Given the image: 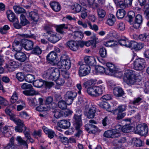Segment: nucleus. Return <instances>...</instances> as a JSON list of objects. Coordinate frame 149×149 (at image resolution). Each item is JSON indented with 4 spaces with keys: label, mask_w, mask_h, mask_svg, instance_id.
<instances>
[{
    "label": "nucleus",
    "mask_w": 149,
    "mask_h": 149,
    "mask_svg": "<svg viewBox=\"0 0 149 149\" xmlns=\"http://www.w3.org/2000/svg\"><path fill=\"white\" fill-rule=\"evenodd\" d=\"M77 93L75 92L68 91L67 92L65 95V99L69 98L70 103H68V104H71L73 101L74 99L76 96Z\"/></svg>",
    "instance_id": "6ab92c4d"
},
{
    "label": "nucleus",
    "mask_w": 149,
    "mask_h": 149,
    "mask_svg": "<svg viewBox=\"0 0 149 149\" xmlns=\"http://www.w3.org/2000/svg\"><path fill=\"white\" fill-rule=\"evenodd\" d=\"M123 79L124 81L129 85L134 84L135 81L134 75L129 71L126 72Z\"/></svg>",
    "instance_id": "0eeeda50"
},
{
    "label": "nucleus",
    "mask_w": 149,
    "mask_h": 149,
    "mask_svg": "<svg viewBox=\"0 0 149 149\" xmlns=\"http://www.w3.org/2000/svg\"><path fill=\"white\" fill-rule=\"evenodd\" d=\"M42 129L44 132L48 135V137L50 139L53 138L55 135V134L53 130L49 129L45 126L42 127Z\"/></svg>",
    "instance_id": "a878e982"
},
{
    "label": "nucleus",
    "mask_w": 149,
    "mask_h": 149,
    "mask_svg": "<svg viewBox=\"0 0 149 149\" xmlns=\"http://www.w3.org/2000/svg\"><path fill=\"white\" fill-rule=\"evenodd\" d=\"M6 14L10 22H14L18 21V19L16 17L15 14L11 10H8Z\"/></svg>",
    "instance_id": "b1692460"
},
{
    "label": "nucleus",
    "mask_w": 149,
    "mask_h": 149,
    "mask_svg": "<svg viewBox=\"0 0 149 149\" xmlns=\"http://www.w3.org/2000/svg\"><path fill=\"white\" fill-rule=\"evenodd\" d=\"M81 11V18L83 19H85L87 17V13L89 12L88 10L84 7H83Z\"/></svg>",
    "instance_id": "bf43d9fd"
},
{
    "label": "nucleus",
    "mask_w": 149,
    "mask_h": 149,
    "mask_svg": "<svg viewBox=\"0 0 149 149\" xmlns=\"http://www.w3.org/2000/svg\"><path fill=\"white\" fill-rule=\"evenodd\" d=\"M130 47L135 49L136 50H139L144 47V44L141 43H138L135 41H131Z\"/></svg>",
    "instance_id": "a211bd4d"
},
{
    "label": "nucleus",
    "mask_w": 149,
    "mask_h": 149,
    "mask_svg": "<svg viewBox=\"0 0 149 149\" xmlns=\"http://www.w3.org/2000/svg\"><path fill=\"white\" fill-rule=\"evenodd\" d=\"M84 60L85 63L89 65L93 66L96 65L95 59L93 56H86L84 57Z\"/></svg>",
    "instance_id": "dca6fc26"
},
{
    "label": "nucleus",
    "mask_w": 149,
    "mask_h": 149,
    "mask_svg": "<svg viewBox=\"0 0 149 149\" xmlns=\"http://www.w3.org/2000/svg\"><path fill=\"white\" fill-rule=\"evenodd\" d=\"M113 93L117 97L122 96L123 94V91L121 88L120 87H116L113 89Z\"/></svg>",
    "instance_id": "c85d7f7f"
},
{
    "label": "nucleus",
    "mask_w": 149,
    "mask_h": 149,
    "mask_svg": "<svg viewBox=\"0 0 149 149\" xmlns=\"http://www.w3.org/2000/svg\"><path fill=\"white\" fill-rule=\"evenodd\" d=\"M96 81L93 79H91L87 81L84 82L83 84V86L85 88L91 86L95 84Z\"/></svg>",
    "instance_id": "37998d69"
},
{
    "label": "nucleus",
    "mask_w": 149,
    "mask_h": 149,
    "mask_svg": "<svg viewBox=\"0 0 149 149\" xmlns=\"http://www.w3.org/2000/svg\"><path fill=\"white\" fill-rule=\"evenodd\" d=\"M67 104L64 100H61L58 103V106L62 110H64L67 108Z\"/></svg>",
    "instance_id": "6e6d98bb"
},
{
    "label": "nucleus",
    "mask_w": 149,
    "mask_h": 149,
    "mask_svg": "<svg viewBox=\"0 0 149 149\" xmlns=\"http://www.w3.org/2000/svg\"><path fill=\"white\" fill-rule=\"evenodd\" d=\"M116 129H118L117 130H119L120 129V134L121 131L124 132H130L132 130V127L130 124L126 125L122 127L120 125L117 126Z\"/></svg>",
    "instance_id": "aec40b11"
},
{
    "label": "nucleus",
    "mask_w": 149,
    "mask_h": 149,
    "mask_svg": "<svg viewBox=\"0 0 149 149\" xmlns=\"http://www.w3.org/2000/svg\"><path fill=\"white\" fill-rule=\"evenodd\" d=\"M146 65L145 60L143 58H139L134 61V69L137 70H141L145 68Z\"/></svg>",
    "instance_id": "20e7f679"
},
{
    "label": "nucleus",
    "mask_w": 149,
    "mask_h": 149,
    "mask_svg": "<svg viewBox=\"0 0 149 149\" xmlns=\"http://www.w3.org/2000/svg\"><path fill=\"white\" fill-rule=\"evenodd\" d=\"M116 19L115 16L112 14H110L108 16L106 24L109 26H113L116 22Z\"/></svg>",
    "instance_id": "393cba45"
},
{
    "label": "nucleus",
    "mask_w": 149,
    "mask_h": 149,
    "mask_svg": "<svg viewBox=\"0 0 149 149\" xmlns=\"http://www.w3.org/2000/svg\"><path fill=\"white\" fill-rule=\"evenodd\" d=\"M57 54L54 51L51 52L47 56V59L49 62L53 63L54 65L57 63Z\"/></svg>",
    "instance_id": "9b49d317"
},
{
    "label": "nucleus",
    "mask_w": 149,
    "mask_h": 149,
    "mask_svg": "<svg viewBox=\"0 0 149 149\" xmlns=\"http://www.w3.org/2000/svg\"><path fill=\"white\" fill-rule=\"evenodd\" d=\"M69 57L67 55H64L61 57V59L59 62L56 63L57 67L59 68L64 69V65L65 66L67 61V59Z\"/></svg>",
    "instance_id": "f8f14e48"
},
{
    "label": "nucleus",
    "mask_w": 149,
    "mask_h": 149,
    "mask_svg": "<svg viewBox=\"0 0 149 149\" xmlns=\"http://www.w3.org/2000/svg\"><path fill=\"white\" fill-rule=\"evenodd\" d=\"M82 112L80 111H77L73 117V125L75 128H80L82 126Z\"/></svg>",
    "instance_id": "7ed1b4c3"
},
{
    "label": "nucleus",
    "mask_w": 149,
    "mask_h": 149,
    "mask_svg": "<svg viewBox=\"0 0 149 149\" xmlns=\"http://www.w3.org/2000/svg\"><path fill=\"white\" fill-rule=\"evenodd\" d=\"M79 64L80 65L79 71V75L80 77L85 76L89 72L90 68L89 66L85 64H82L81 63H79Z\"/></svg>",
    "instance_id": "6e6552de"
},
{
    "label": "nucleus",
    "mask_w": 149,
    "mask_h": 149,
    "mask_svg": "<svg viewBox=\"0 0 149 149\" xmlns=\"http://www.w3.org/2000/svg\"><path fill=\"white\" fill-rule=\"evenodd\" d=\"M28 16L29 19H31L33 22H37L38 21L39 17L37 13L33 11L30 12Z\"/></svg>",
    "instance_id": "bb28decb"
},
{
    "label": "nucleus",
    "mask_w": 149,
    "mask_h": 149,
    "mask_svg": "<svg viewBox=\"0 0 149 149\" xmlns=\"http://www.w3.org/2000/svg\"><path fill=\"white\" fill-rule=\"evenodd\" d=\"M28 90H26L23 91V93L26 95L33 96L37 95L38 94V92L35 91L32 88H29Z\"/></svg>",
    "instance_id": "2f4dec72"
},
{
    "label": "nucleus",
    "mask_w": 149,
    "mask_h": 149,
    "mask_svg": "<svg viewBox=\"0 0 149 149\" xmlns=\"http://www.w3.org/2000/svg\"><path fill=\"white\" fill-rule=\"evenodd\" d=\"M66 27V24H63L58 25L56 28V30L57 31L60 33L63 34L65 33L63 31V29H65V27Z\"/></svg>",
    "instance_id": "79ce46f5"
},
{
    "label": "nucleus",
    "mask_w": 149,
    "mask_h": 149,
    "mask_svg": "<svg viewBox=\"0 0 149 149\" xmlns=\"http://www.w3.org/2000/svg\"><path fill=\"white\" fill-rule=\"evenodd\" d=\"M10 119L12 121H13L17 126H24L23 121L19 119L15 118L14 116H11Z\"/></svg>",
    "instance_id": "473e14b6"
},
{
    "label": "nucleus",
    "mask_w": 149,
    "mask_h": 149,
    "mask_svg": "<svg viewBox=\"0 0 149 149\" xmlns=\"http://www.w3.org/2000/svg\"><path fill=\"white\" fill-rule=\"evenodd\" d=\"M120 129L119 130H113L105 131L104 134V137L109 138H116L120 136Z\"/></svg>",
    "instance_id": "423d86ee"
},
{
    "label": "nucleus",
    "mask_w": 149,
    "mask_h": 149,
    "mask_svg": "<svg viewBox=\"0 0 149 149\" xmlns=\"http://www.w3.org/2000/svg\"><path fill=\"white\" fill-rule=\"evenodd\" d=\"M18 99V94L16 91H14L10 99V102L12 103H14Z\"/></svg>",
    "instance_id": "49530a36"
},
{
    "label": "nucleus",
    "mask_w": 149,
    "mask_h": 149,
    "mask_svg": "<svg viewBox=\"0 0 149 149\" xmlns=\"http://www.w3.org/2000/svg\"><path fill=\"white\" fill-rule=\"evenodd\" d=\"M54 116L57 118H59L62 116H63V114L62 111H61L59 110H56L54 112Z\"/></svg>",
    "instance_id": "e2e57ef3"
},
{
    "label": "nucleus",
    "mask_w": 149,
    "mask_h": 149,
    "mask_svg": "<svg viewBox=\"0 0 149 149\" xmlns=\"http://www.w3.org/2000/svg\"><path fill=\"white\" fill-rule=\"evenodd\" d=\"M42 52V50L38 46H36L33 49L32 53L33 54L39 55Z\"/></svg>",
    "instance_id": "603ef678"
},
{
    "label": "nucleus",
    "mask_w": 149,
    "mask_h": 149,
    "mask_svg": "<svg viewBox=\"0 0 149 149\" xmlns=\"http://www.w3.org/2000/svg\"><path fill=\"white\" fill-rule=\"evenodd\" d=\"M82 8L80 5L77 3L74 4L71 7V9L73 11L77 13H79L81 11Z\"/></svg>",
    "instance_id": "a19ab883"
},
{
    "label": "nucleus",
    "mask_w": 149,
    "mask_h": 149,
    "mask_svg": "<svg viewBox=\"0 0 149 149\" xmlns=\"http://www.w3.org/2000/svg\"><path fill=\"white\" fill-rule=\"evenodd\" d=\"M59 70L54 67L48 69L46 73V77L52 80H56L59 77Z\"/></svg>",
    "instance_id": "f03ea898"
},
{
    "label": "nucleus",
    "mask_w": 149,
    "mask_h": 149,
    "mask_svg": "<svg viewBox=\"0 0 149 149\" xmlns=\"http://www.w3.org/2000/svg\"><path fill=\"white\" fill-rule=\"evenodd\" d=\"M116 28L119 31H123L125 29V25L123 22L119 23L117 24Z\"/></svg>",
    "instance_id": "052dcab7"
},
{
    "label": "nucleus",
    "mask_w": 149,
    "mask_h": 149,
    "mask_svg": "<svg viewBox=\"0 0 149 149\" xmlns=\"http://www.w3.org/2000/svg\"><path fill=\"white\" fill-rule=\"evenodd\" d=\"M17 140L20 145H23L25 146L26 148H27L28 145L26 141L23 139L21 136H17Z\"/></svg>",
    "instance_id": "c03bdc74"
},
{
    "label": "nucleus",
    "mask_w": 149,
    "mask_h": 149,
    "mask_svg": "<svg viewBox=\"0 0 149 149\" xmlns=\"http://www.w3.org/2000/svg\"><path fill=\"white\" fill-rule=\"evenodd\" d=\"M16 78L20 81H22L25 79L24 75L22 72H19L16 75Z\"/></svg>",
    "instance_id": "5fc2aeb1"
},
{
    "label": "nucleus",
    "mask_w": 149,
    "mask_h": 149,
    "mask_svg": "<svg viewBox=\"0 0 149 149\" xmlns=\"http://www.w3.org/2000/svg\"><path fill=\"white\" fill-rule=\"evenodd\" d=\"M15 62L13 61H10L6 65V67L9 71L12 72L14 70V69L15 68Z\"/></svg>",
    "instance_id": "c9c22d12"
},
{
    "label": "nucleus",
    "mask_w": 149,
    "mask_h": 149,
    "mask_svg": "<svg viewBox=\"0 0 149 149\" xmlns=\"http://www.w3.org/2000/svg\"><path fill=\"white\" fill-rule=\"evenodd\" d=\"M73 37L75 39L80 40L84 37V34L81 31H74L73 33Z\"/></svg>",
    "instance_id": "72a5a7b5"
},
{
    "label": "nucleus",
    "mask_w": 149,
    "mask_h": 149,
    "mask_svg": "<svg viewBox=\"0 0 149 149\" xmlns=\"http://www.w3.org/2000/svg\"><path fill=\"white\" fill-rule=\"evenodd\" d=\"M64 109L63 111H62V112L63 114V116L65 117H66L71 115L73 113V112L71 110L69 109L66 108Z\"/></svg>",
    "instance_id": "680f3d73"
},
{
    "label": "nucleus",
    "mask_w": 149,
    "mask_h": 149,
    "mask_svg": "<svg viewBox=\"0 0 149 149\" xmlns=\"http://www.w3.org/2000/svg\"><path fill=\"white\" fill-rule=\"evenodd\" d=\"M138 39L141 41L145 42L149 41V34L146 33L139 35Z\"/></svg>",
    "instance_id": "4c0bfd02"
},
{
    "label": "nucleus",
    "mask_w": 149,
    "mask_h": 149,
    "mask_svg": "<svg viewBox=\"0 0 149 149\" xmlns=\"http://www.w3.org/2000/svg\"><path fill=\"white\" fill-rule=\"evenodd\" d=\"M126 14V12L123 9H118L116 13V16L118 19H121L123 18Z\"/></svg>",
    "instance_id": "ea45409f"
},
{
    "label": "nucleus",
    "mask_w": 149,
    "mask_h": 149,
    "mask_svg": "<svg viewBox=\"0 0 149 149\" xmlns=\"http://www.w3.org/2000/svg\"><path fill=\"white\" fill-rule=\"evenodd\" d=\"M13 127L12 126L6 125L1 129V132L5 136L9 137L10 135V132L11 129H13Z\"/></svg>",
    "instance_id": "2eb2a0df"
},
{
    "label": "nucleus",
    "mask_w": 149,
    "mask_h": 149,
    "mask_svg": "<svg viewBox=\"0 0 149 149\" xmlns=\"http://www.w3.org/2000/svg\"><path fill=\"white\" fill-rule=\"evenodd\" d=\"M22 44L24 48L27 50H31L33 46V42L29 40H22Z\"/></svg>",
    "instance_id": "4468645a"
},
{
    "label": "nucleus",
    "mask_w": 149,
    "mask_h": 149,
    "mask_svg": "<svg viewBox=\"0 0 149 149\" xmlns=\"http://www.w3.org/2000/svg\"><path fill=\"white\" fill-rule=\"evenodd\" d=\"M148 127L146 124H140L136 126L135 132L136 134L143 136L148 133Z\"/></svg>",
    "instance_id": "39448f33"
},
{
    "label": "nucleus",
    "mask_w": 149,
    "mask_h": 149,
    "mask_svg": "<svg viewBox=\"0 0 149 149\" xmlns=\"http://www.w3.org/2000/svg\"><path fill=\"white\" fill-rule=\"evenodd\" d=\"M135 14L134 12L132 11H129L128 13V17L129 18V22L131 23L133 21L135 17Z\"/></svg>",
    "instance_id": "13d9d810"
},
{
    "label": "nucleus",
    "mask_w": 149,
    "mask_h": 149,
    "mask_svg": "<svg viewBox=\"0 0 149 149\" xmlns=\"http://www.w3.org/2000/svg\"><path fill=\"white\" fill-rule=\"evenodd\" d=\"M44 84V81L42 79H38L34 81L33 82L34 86L37 88L41 87Z\"/></svg>",
    "instance_id": "a18cd8bd"
},
{
    "label": "nucleus",
    "mask_w": 149,
    "mask_h": 149,
    "mask_svg": "<svg viewBox=\"0 0 149 149\" xmlns=\"http://www.w3.org/2000/svg\"><path fill=\"white\" fill-rule=\"evenodd\" d=\"M15 145L14 143V138H11L10 140L9 143L6 147H4V149H10L14 148Z\"/></svg>",
    "instance_id": "864d4df0"
},
{
    "label": "nucleus",
    "mask_w": 149,
    "mask_h": 149,
    "mask_svg": "<svg viewBox=\"0 0 149 149\" xmlns=\"http://www.w3.org/2000/svg\"><path fill=\"white\" fill-rule=\"evenodd\" d=\"M34 79V76L31 74H27L25 77V80L29 83H31L33 82Z\"/></svg>",
    "instance_id": "8fccbe9b"
},
{
    "label": "nucleus",
    "mask_w": 149,
    "mask_h": 149,
    "mask_svg": "<svg viewBox=\"0 0 149 149\" xmlns=\"http://www.w3.org/2000/svg\"><path fill=\"white\" fill-rule=\"evenodd\" d=\"M127 106L126 105H120L118 106L116 110L119 112H122L126 110Z\"/></svg>",
    "instance_id": "0e129e2a"
},
{
    "label": "nucleus",
    "mask_w": 149,
    "mask_h": 149,
    "mask_svg": "<svg viewBox=\"0 0 149 149\" xmlns=\"http://www.w3.org/2000/svg\"><path fill=\"white\" fill-rule=\"evenodd\" d=\"M50 5L54 11L58 12L61 9V5L58 2L52 1L50 3Z\"/></svg>",
    "instance_id": "5701e85b"
},
{
    "label": "nucleus",
    "mask_w": 149,
    "mask_h": 149,
    "mask_svg": "<svg viewBox=\"0 0 149 149\" xmlns=\"http://www.w3.org/2000/svg\"><path fill=\"white\" fill-rule=\"evenodd\" d=\"M47 33L49 35H51L50 36L49 38V40L53 43L56 42L61 38L59 35L57 34L55 35L51 31H47Z\"/></svg>",
    "instance_id": "9d476101"
},
{
    "label": "nucleus",
    "mask_w": 149,
    "mask_h": 149,
    "mask_svg": "<svg viewBox=\"0 0 149 149\" xmlns=\"http://www.w3.org/2000/svg\"><path fill=\"white\" fill-rule=\"evenodd\" d=\"M10 28L8 25H5L3 27L0 28V33L2 34H6L7 31Z\"/></svg>",
    "instance_id": "69168bd1"
},
{
    "label": "nucleus",
    "mask_w": 149,
    "mask_h": 149,
    "mask_svg": "<svg viewBox=\"0 0 149 149\" xmlns=\"http://www.w3.org/2000/svg\"><path fill=\"white\" fill-rule=\"evenodd\" d=\"M118 43L113 40H109L104 43L106 47H113L117 45Z\"/></svg>",
    "instance_id": "09e8293b"
},
{
    "label": "nucleus",
    "mask_w": 149,
    "mask_h": 149,
    "mask_svg": "<svg viewBox=\"0 0 149 149\" xmlns=\"http://www.w3.org/2000/svg\"><path fill=\"white\" fill-rule=\"evenodd\" d=\"M118 43L121 45L130 47L131 42H130L127 38H124L119 40Z\"/></svg>",
    "instance_id": "cd10ccee"
},
{
    "label": "nucleus",
    "mask_w": 149,
    "mask_h": 149,
    "mask_svg": "<svg viewBox=\"0 0 149 149\" xmlns=\"http://www.w3.org/2000/svg\"><path fill=\"white\" fill-rule=\"evenodd\" d=\"M105 90V87L102 86L88 87L87 89L88 94L93 97H97L101 95Z\"/></svg>",
    "instance_id": "f257e3e1"
},
{
    "label": "nucleus",
    "mask_w": 149,
    "mask_h": 149,
    "mask_svg": "<svg viewBox=\"0 0 149 149\" xmlns=\"http://www.w3.org/2000/svg\"><path fill=\"white\" fill-rule=\"evenodd\" d=\"M98 17L100 19H103L106 15L105 10L102 8H98L97 9Z\"/></svg>",
    "instance_id": "c756f323"
},
{
    "label": "nucleus",
    "mask_w": 149,
    "mask_h": 149,
    "mask_svg": "<svg viewBox=\"0 0 149 149\" xmlns=\"http://www.w3.org/2000/svg\"><path fill=\"white\" fill-rule=\"evenodd\" d=\"M17 102V104H20L17 106V110L18 111H19L22 110L26 107V104L24 101L21 100H19Z\"/></svg>",
    "instance_id": "e433bc0d"
},
{
    "label": "nucleus",
    "mask_w": 149,
    "mask_h": 149,
    "mask_svg": "<svg viewBox=\"0 0 149 149\" xmlns=\"http://www.w3.org/2000/svg\"><path fill=\"white\" fill-rule=\"evenodd\" d=\"M67 45L70 49L73 51L77 50L79 47L78 42L74 40L68 42Z\"/></svg>",
    "instance_id": "ddd939ff"
},
{
    "label": "nucleus",
    "mask_w": 149,
    "mask_h": 149,
    "mask_svg": "<svg viewBox=\"0 0 149 149\" xmlns=\"http://www.w3.org/2000/svg\"><path fill=\"white\" fill-rule=\"evenodd\" d=\"M15 59L21 62H24L26 59V56L23 53L21 52H18L15 54Z\"/></svg>",
    "instance_id": "4be33fe9"
},
{
    "label": "nucleus",
    "mask_w": 149,
    "mask_h": 149,
    "mask_svg": "<svg viewBox=\"0 0 149 149\" xmlns=\"http://www.w3.org/2000/svg\"><path fill=\"white\" fill-rule=\"evenodd\" d=\"M106 66L107 67L106 70L109 72V74H111V73H114L116 68L114 65L112 63H108L106 64Z\"/></svg>",
    "instance_id": "f704fd0d"
},
{
    "label": "nucleus",
    "mask_w": 149,
    "mask_h": 149,
    "mask_svg": "<svg viewBox=\"0 0 149 149\" xmlns=\"http://www.w3.org/2000/svg\"><path fill=\"white\" fill-rule=\"evenodd\" d=\"M134 21L142 24L143 18L142 15L140 14L137 15L135 17Z\"/></svg>",
    "instance_id": "338daca9"
},
{
    "label": "nucleus",
    "mask_w": 149,
    "mask_h": 149,
    "mask_svg": "<svg viewBox=\"0 0 149 149\" xmlns=\"http://www.w3.org/2000/svg\"><path fill=\"white\" fill-rule=\"evenodd\" d=\"M13 48L15 51L19 52L22 49V47L19 42L17 40L15 41L13 45Z\"/></svg>",
    "instance_id": "58836bf2"
},
{
    "label": "nucleus",
    "mask_w": 149,
    "mask_h": 149,
    "mask_svg": "<svg viewBox=\"0 0 149 149\" xmlns=\"http://www.w3.org/2000/svg\"><path fill=\"white\" fill-rule=\"evenodd\" d=\"M58 125L61 128L64 129L68 128L70 126V123L67 120L63 119L60 120L58 123Z\"/></svg>",
    "instance_id": "f3484780"
},
{
    "label": "nucleus",
    "mask_w": 149,
    "mask_h": 149,
    "mask_svg": "<svg viewBox=\"0 0 149 149\" xmlns=\"http://www.w3.org/2000/svg\"><path fill=\"white\" fill-rule=\"evenodd\" d=\"M97 71L100 73H102L104 72L106 74L109 75V72L107 71L104 68L100 66H98Z\"/></svg>",
    "instance_id": "4d7b16f0"
},
{
    "label": "nucleus",
    "mask_w": 149,
    "mask_h": 149,
    "mask_svg": "<svg viewBox=\"0 0 149 149\" xmlns=\"http://www.w3.org/2000/svg\"><path fill=\"white\" fill-rule=\"evenodd\" d=\"M96 111L95 108L92 107L90 108L88 111H85L84 114L88 118H92L94 117Z\"/></svg>",
    "instance_id": "412c9836"
},
{
    "label": "nucleus",
    "mask_w": 149,
    "mask_h": 149,
    "mask_svg": "<svg viewBox=\"0 0 149 149\" xmlns=\"http://www.w3.org/2000/svg\"><path fill=\"white\" fill-rule=\"evenodd\" d=\"M132 142L134 144V145L136 147H140L142 145V142L139 139L136 138L134 139Z\"/></svg>",
    "instance_id": "3c124183"
},
{
    "label": "nucleus",
    "mask_w": 149,
    "mask_h": 149,
    "mask_svg": "<svg viewBox=\"0 0 149 149\" xmlns=\"http://www.w3.org/2000/svg\"><path fill=\"white\" fill-rule=\"evenodd\" d=\"M15 12L17 13H24L25 10L23 8L17 6H13Z\"/></svg>",
    "instance_id": "de8ad7c7"
},
{
    "label": "nucleus",
    "mask_w": 149,
    "mask_h": 149,
    "mask_svg": "<svg viewBox=\"0 0 149 149\" xmlns=\"http://www.w3.org/2000/svg\"><path fill=\"white\" fill-rule=\"evenodd\" d=\"M29 104L31 107H35L39 104V102L38 101L36 97L29 98L27 99Z\"/></svg>",
    "instance_id": "7c9ffc66"
},
{
    "label": "nucleus",
    "mask_w": 149,
    "mask_h": 149,
    "mask_svg": "<svg viewBox=\"0 0 149 149\" xmlns=\"http://www.w3.org/2000/svg\"><path fill=\"white\" fill-rule=\"evenodd\" d=\"M38 101L39 102V104H40V106L36 108L37 111L41 112L43 111H47L49 110V106H47L45 104H42L43 99L42 98H39Z\"/></svg>",
    "instance_id": "1a4fd4ad"
},
{
    "label": "nucleus",
    "mask_w": 149,
    "mask_h": 149,
    "mask_svg": "<svg viewBox=\"0 0 149 149\" xmlns=\"http://www.w3.org/2000/svg\"><path fill=\"white\" fill-rule=\"evenodd\" d=\"M56 84L62 86L65 82V81L61 77L58 78L56 80H54Z\"/></svg>",
    "instance_id": "774afa93"
}]
</instances>
